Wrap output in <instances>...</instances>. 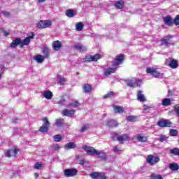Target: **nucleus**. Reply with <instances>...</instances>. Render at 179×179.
<instances>
[{
  "label": "nucleus",
  "instance_id": "nucleus-1",
  "mask_svg": "<svg viewBox=\"0 0 179 179\" xmlns=\"http://www.w3.org/2000/svg\"><path fill=\"white\" fill-rule=\"evenodd\" d=\"M125 60V55L124 54H119L116 55L115 58L112 61V66L113 67H108L104 71V76H110V75H113V73H115L117 71V68L121 65L124 61Z\"/></svg>",
  "mask_w": 179,
  "mask_h": 179
},
{
  "label": "nucleus",
  "instance_id": "nucleus-2",
  "mask_svg": "<svg viewBox=\"0 0 179 179\" xmlns=\"http://www.w3.org/2000/svg\"><path fill=\"white\" fill-rule=\"evenodd\" d=\"M42 121L43 124L39 128L38 131L39 132H42L43 134H47V132H48V130L50 129V125L51 124V123L48 120V117H44Z\"/></svg>",
  "mask_w": 179,
  "mask_h": 179
},
{
  "label": "nucleus",
  "instance_id": "nucleus-3",
  "mask_svg": "<svg viewBox=\"0 0 179 179\" xmlns=\"http://www.w3.org/2000/svg\"><path fill=\"white\" fill-rule=\"evenodd\" d=\"M82 149H83V150H85V152H86L87 155H90V156H93V155L100 156L101 155L100 151H97L96 148L89 145H83Z\"/></svg>",
  "mask_w": 179,
  "mask_h": 179
},
{
  "label": "nucleus",
  "instance_id": "nucleus-4",
  "mask_svg": "<svg viewBox=\"0 0 179 179\" xmlns=\"http://www.w3.org/2000/svg\"><path fill=\"white\" fill-rule=\"evenodd\" d=\"M159 128H171L173 122L170 120L162 119L157 123Z\"/></svg>",
  "mask_w": 179,
  "mask_h": 179
},
{
  "label": "nucleus",
  "instance_id": "nucleus-5",
  "mask_svg": "<svg viewBox=\"0 0 179 179\" xmlns=\"http://www.w3.org/2000/svg\"><path fill=\"white\" fill-rule=\"evenodd\" d=\"M52 24V22L51 20H40L37 24V29L40 30H43V29H47V27H50Z\"/></svg>",
  "mask_w": 179,
  "mask_h": 179
},
{
  "label": "nucleus",
  "instance_id": "nucleus-6",
  "mask_svg": "<svg viewBox=\"0 0 179 179\" xmlns=\"http://www.w3.org/2000/svg\"><path fill=\"white\" fill-rule=\"evenodd\" d=\"M159 162H160V157H159V156L148 155L147 163H148L150 166H155V164H157Z\"/></svg>",
  "mask_w": 179,
  "mask_h": 179
},
{
  "label": "nucleus",
  "instance_id": "nucleus-7",
  "mask_svg": "<svg viewBox=\"0 0 179 179\" xmlns=\"http://www.w3.org/2000/svg\"><path fill=\"white\" fill-rule=\"evenodd\" d=\"M147 73H150L154 78H162L163 76V73L157 71V69H152L150 67H148L145 70Z\"/></svg>",
  "mask_w": 179,
  "mask_h": 179
},
{
  "label": "nucleus",
  "instance_id": "nucleus-8",
  "mask_svg": "<svg viewBox=\"0 0 179 179\" xmlns=\"http://www.w3.org/2000/svg\"><path fill=\"white\" fill-rule=\"evenodd\" d=\"M141 81L136 78L129 79L126 81L127 86L129 87H139L141 85L139 84Z\"/></svg>",
  "mask_w": 179,
  "mask_h": 179
},
{
  "label": "nucleus",
  "instance_id": "nucleus-9",
  "mask_svg": "<svg viewBox=\"0 0 179 179\" xmlns=\"http://www.w3.org/2000/svg\"><path fill=\"white\" fill-rule=\"evenodd\" d=\"M64 176L65 177H75V176H78V169L74 168L66 169L64 171Z\"/></svg>",
  "mask_w": 179,
  "mask_h": 179
},
{
  "label": "nucleus",
  "instance_id": "nucleus-10",
  "mask_svg": "<svg viewBox=\"0 0 179 179\" xmlns=\"http://www.w3.org/2000/svg\"><path fill=\"white\" fill-rule=\"evenodd\" d=\"M173 38V36L167 35L164 36L159 40L161 43V45H164V47H167L169 44H171V39Z\"/></svg>",
  "mask_w": 179,
  "mask_h": 179
},
{
  "label": "nucleus",
  "instance_id": "nucleus-11",
  "mask_svg": "<svg viewBox=\"0 0 179 179\" xmlns=\"http://www.w3.org/2000/svg\"><path fill=\"white\" fill-rule=\"evenodd\" d=\"M90 176L92 179H107L106 173L101 172H92Z\"/></svg>",
  "mask_w": 179,
  "mask_h": 179
},
{
  "label": "nucleus",
  "instance_id": "nucleus-12",
  "mask_svg": "<svg viewBox=\"0 0 179 179\" xmlns=\"http://www.w3.org/2000/svg\"><path fill=\"white\" fill-rule=\"evenodd\" d=\"M113 138H116L117 141L121 143L129 141V136L128 134L118 135V134H115L113 135Z\"/></svg>",
  "mask_w": 179,
  "mask_h": 179
},
{
  "label": "nucleus",
  "instance_id": "nucleus-13",
  "mask_svg": "<svg viewBox=\"0 0 179 179\" xmlns=\"http://www.w3.org/2000/svg\"><path fill=\"white\" fill-rule=\"evenodd\" d=\"M17 152H19V149L10 148L6 152H5V156L8 159L10 157H16V156L17 155Z\"/></svg>",
  "mask_w": 179,
  "mask_h": 179
},
{
  "label": "nucleus",
  "instance_id": "nucleus-14",
  "mask_svg": "<svg viewBox=\"0 0 179 179\" xmlns=\"http://www.w3.org/2000/svg\"><path fill=\"white\" fill-rule=\"evenodd\" d=\"M34 38V32H31V35L25 38L23 40H21V48H23L24 45H29L31 38Z\"/></svg>",
  "mask_w": 179,
  "mask_h": 179
},
{
  "label": "nucleus",
  "instance_id": "nucleus-15",
  "mask_svg": "<svg viewBox=\"0 0 179 179\" xmlns=\"http://www.w3.org/2000/svg\"><path fill=\"white\" fill-rule=\"evenodd\" d=\"M166 61H169L168 66L171 69H177L178 68V61L171 58L166 59Z\"/></svg>",
  "mask_w": 179,
  "mask_h": 179
},
{
  "label": "nucleus",
  "instance_id": "nucleus-16",
  "mask_svg": "<svg viewBox=\"0 0 179 179\" xmlns=\"http://www.w3.org/2000/svg\"><path fill=\"white\" fill-rule=\"evenodd\" d=\"M164 23L166 24V26H168L169 27H171L174 24L173 20L170 15H166L164 18Z\"/></svg>",
  "mask_w": 179,
  "mask_h": 179
},
{
  "label": "nucleus",
  "instance_id": "nucleus-17",
  "mask_svg": "<svg viewBox=\"0 0 179 179\" xmlns=\"http://www.w3.org/2000/svg\"><path fill=\"white\" fill-rule=\"evenodd\" d=\"M76 113V110L64 109L62 114L65 117H73Z\"/></svg>",
  "mask_w": 179,
  "mask_h": 179
},
{
  "label": "nucleus",
  "instance_id": "nucleus-18",
  "mask_svg": "<svg viewBox=\"0 0 179 179\" xmlns=\"http://www.w3.org/2000/svg\"><path fill=\"white\" fill-rule=\"evenodd\" d=\"M52 47L54 51H59L62 48V43L59 41H55L52 43Z\"/></svg>",
  "mask_w": 179,
  "mask_h": 179
},
{
  "label": "nucleus",
  "instance_id": "nucleus-19",
  "mask_svg": "<svg viewBox=\"0 0 179 179\" xmlns=\"http://www.w3.org/2000/svg\"><path fill=\"white\" fill-rule=\"evenodd\" d=\"M21 43L22 39H20V38H17L11 42V43L10 44V48H16L17 45H20V48H21Z\"/></svg>",
  "mask_w": 179,
  "mask_h": 179
},
{
  "label": "nucleus",
  "instance_id": "nucleus-20",
  "mask_svg": "<svg viewBox=\"0 0 179 179\" xmlns=\"http://www.w3.org/2000/svg\"><path fill=\"white\" fill-rule=\"evenodd\" d=\"M74 49L76 50V51H80V52H85V51H87V48L80 43H76L74 45Z\"/></svg>",
  "mask_w": 179,
  "mask_h": 179
},
{
  "label": "nucleus",
  "instance_id": "nucleus-21",
  "mask_svg": "<svg viewBox=\"0 0 179 179\" xmlns=\"http://www.w3.org/2000/svg\"><path fill=\"white\" fill-rule=\"evenodd\" d=\"M113 108L115 114H122L125 111L124 107L117 105H113Z\"/></svg>",
  "mask_w": 179,
  "mask_h": 179
},
{
  "label": "nucleus",
  "instance_id": "nucleus-22",
  "mask_svg": "<svg viewBox=\"0 0 179 179\" xmlns=\"http://www.w3.org/2000/svg\"><path fill=\"white\" fill-rule=\"evenodd\" d=\"M137 100L138 101H141V103H145L146 101V96H145V94H143V92L141 90H138L137 92Z\"/></svg>",
  "mask_w": 179,
  "mask_h": 179
},
{
  "label": "nucleus",
  "instance_id": "nucleus-23",
  "mask_svg": "<svg viewBox=\"0 0 179 179\" xmlns=\"http://www.w3.org/2000/svg\"><path fill=\"white\" fill-rule=\"evenodd\" d=\"M55 125L57 127V128H62L65 125V120L62 118H57L55 120Z\"/></svg>",
  "mask_w": 179,
  "mask_h": 179
},
{
  "label": "nucleus",
  "instance_id": "nucleus-24",
  "mask_svg": "<svg viewBox=\"0 0 179 179\" xmlns=\"http://www.w3.org/2000/svg\"><path fill=\"white\" fill-rule=\"evenodd\" d=\"M83 89L85 93H92L93 87H92V85L90 84H84Z\"/></svg>",
  "mask_w": 179,
  "mask_h": 179
},
{
  "label": "nucleus",
  "instance_id": "nucleus-25",
  "mask_svg": "<svg viewBox=\"0 0 179 179\" xmlns=\"http://www.w3.org/2000/svg\"><path fill=\"white\" fill-rule=\"evenodd\" d=\"M136 139L138 142H148V136H145V135L143 134H138L136 136Z\"/></svg>",
  "mask_w": 179,
  "mask_h": 179
},
{
  "label": "nucleus",
  "instance_id": "nucleus-26",
  "mask_svg": "<svg viewBox=\"0 0 179 179\" xmlns=\"http://www.w3.org/2000/svg\"><path fill=\"white\" fill-rule=\"evenodd\" d=\"M106 125L109 127V128H115L118 127V123L114 120H110L107 122Z\"/></svg>",
  "mask_w": 179,
  "mask_h": 179
},
{
  "label": "nucleus",
  "instance_id": "nucleus-27",
  "mask_svg": "<svg viewBox=\"0 0 179 179\" xmlns=\"http://www.w3.org/2000/svg\"><path fill=\"white\" fill-rule=\"evenodd\" d=\"M34 59L36 61L38 64H41V62H43L44 59H45V57L41 55H38L34 57Z\"/></svg>",
  "mask_w": 179,
  "mask_h": 179
},
{
  "label": "nucleus",
  "instance_id": "nucleus-28",
  "mask_svg": "<svg viewBox=\"0 0 179 179\" xmlns=\"http://www.w3.org/2000/svg\"><path fill=\"white\" fill-rule=\"evenodd\" d=\"M75 148H76V144H75L74 142H70L67 144H65V145H64V149H66V150H69L71 149H75Z\"/></svg>",
  "mask_w": 179,
  "mask_h": 179
},
{
  "label": "nucleus",
  "instance_id": "nucleus-29",
  "mask_svg": "<svg viewBox=\"0 0 179 179\" xmlns=\"http://www.w3.org/2000/svg\"><path fill=\"white\" fill-rule=\"evenodd\" d=\"M65 15L67 16V17H73V16L76 15V13H75V10L73 9H69L66 10Z\"/></svg>",
  "mask_w": 179,
  "mask_h": 179
},
{
  "label": "nucleus",
  "instance_id": "nucleus-30",
  "mask_svg": "<svg viewBox=\"0 0 179 179\" xmlns=\"http://www.w3.org/2000/svg\"><path fill=\"white\" fill-rule=\"evenodd\" d=\"M52 92L51 91H44L43 92V96L45 97V99H46L47 100H51V99H52Z\"/></svg>",
  "mask_w": 179,
  "mask_h": 179
},
{
  "label": "nucleus",
  "instance_id": "nucleus-31",
  "mask_svg": "<svg viewBox=\"0 0 179 179\" xmlns=\"http://www.w3.org/2000/svg\"><path fill=\"white\" fill-rule=\"evenodd\" d=\"M66 100H69V96L64 95L60 98V100L58 101V104L63 106V104H65V103H66Z\"/></svg>",
  "mask_w": 179,
  "mask_h": 179
},
{
  "label": "nucleus",
  "instance_id": "nucleus-32",
  "mask_svg": "<svg viewBox=\"0 0 179 179\" xmlns=\"http://www.w3.org/2000/svg\"><path fill=\"white\" fill-rule=\"evenodd\" d=\"M169 169L172 171H178V170H179V164L177 163H171L169 164Z\"/></svg>",
  "mask_w": 179,
  "mask_h": 179
},
{
  "label": "nucleus",
  "instance_id": "nucleus-33",
  "mask_svg": "<svg viewBox=\"0 0 179 179\" xmlns=\"http://www.w3.org/2000/svg\"><path fill=\"white\" fill-rule=\"evenodd\" d=\"M162 105L164 106V107L171 106V99H170V98L164 99L162 100Z\"/></svg>",
  "mask_w": 179,
  "mask_h": 179
},
{
  "label": "nucleus",
  "instance_id": "nucleus-34",
  "mask_svg": "<svg viewBox=\"0 0 179 179\" xmlns=\"http://www.w3.org/2000/svg\"><path fill=\"white\" fill-rule=\"evenodd\" d=\"M115 6L117 9H122L124 8V1H122V0L116 1L115 3Z\"/></svg>",
  "mask_w": 179,
  "mask_h": 179
},
{
  "label": "nucleus",
  "instance_id": "nucleus-35",
  "mask_svg": "<svg viewBox=\"0 0 179 179\" xmlns=\"http://www.w3.org/2000/svg\"><path fill=\"white\" fill-rule=\"evenodd\" d=\"M83 22H77L76 24V30H77V31H82L83 30Z\"/></svg>",
  "mask_w": 179,
  "mask_h": 179
},
{
  "label": "nucleus",
  "instance_id": "nucleus-36",
  "mask_svg": "<svg viewBox=\"0 0 179 179\" xmlns=\"http://www.w3.org/2000/svg\"><path fill=\"white\" fill-rule=\"evenodd\" d=\"M80 105V103H79V101H76L73 103H69L67 106V107L68 108H71V107L73 108H76V107H79Z\"/></svg>",
  "mask_w": 179,
  "mask_h": 179
},
{
  "label": "nucleus",
  "instance_id": "nucleus-37",
  "mask_svg": "<svg viewBox=\"0 0 179 179\" xmlns=\"http://www.w3.org/2000/svg\"><path fill=\"white\" fill-rule=\"evenodd\" d=\"M169 153H171V155H173V156H179V148H174L173 149H171L169 150Z\"/></svg>",
  "mask_w": 179,
  "mask_h": 179
},
{
  "label": "nucleus",
  "instance_id": "nucleus-38",
  "mask_svg": "<svg viewBox=\"0 0 179 179\" xmlns=\"http://www.w3.org/2000/svg\"><path fill=\"white\" fill-rule=\"evenodd\" d=\"M43 54L45 55V58H48V55H50V49L47 46L43 48Z\"/></svg>",
  "mask_w": 179,
  "mask_h": 179
},
{
  "label": "nucleus",
  "instance_id": "nucleus-39",
  "mask_svg": "<svg viewBox=\"0 0 179 179\" xmlns=\"http://www.w3.org/2000/svg\"><path fill=\"white\" fill-rule=\"evenodd\" d=\"M115 96V92L110 91L103 96V99H111Z\"/></svg>",
  "mask_w": 179,
  "mask_h": 179
},
{
  "label": "nucleus",
  "instance_id": "nucleus-40",
  "mask_svg": "<svg viewBox=\"0 0 179 179\" xmlns=\"http://www.w3.org/2000/svg\"><path fill=\"white\" fill-rule=\"evenodd\" d=\"M150 179H163V176L160 174L152 173L150 176Z\"/></svg>",
  "mask_w": 179,
  "mask_h": 179
},
{
  "label": "nucleus",
  "instance_id": "nucleus-41",
  "mask_svg": "<svg viewBox=\"0 0 179 179\" xmlns=\"http://www.w3.org/2000/svg\"><path fill=\"white\" fill-rule=\"evenodd\" d=\"M101 56L100 54H96L94 56L91 55L92 61L93 62H97L99 59H101Z\"/></svg>",
  "mask_w": 179,
  "mask_h": 179
},
{
  "label": "nucleus",
  "instance_id": "nucleus-42",
  "mask_svg": "<svg viewBox=\"0 0 179 179\" xmlns=\"http://www.w3.org/2000/svg\"><path fill=\"white\" fill-rule=\"evenodd\" d=\"M170 136H178V131L177 129H171L169 131Z\"/></svg>",
  "mask_w": 179,
  "mask_h": 179
},
{
  "label": "nucleus",
  "instance_id": "nucleus-43",
  "mask_svg": "<svg viewBox=\"0 0 179 179\" xmlns=\"http://www.w3.org/2000/svg\"><path fill=\"white\" fill-rule=\"evenodd\" d=\"M34 167L36 169V170H41L43 169V163L36 162L35 163Z\"/></svg>",
  "mask_w": 179,
  "mask_h": 179
},
{
  "label": "nucleus",
  "instance_id": "nucleus-44",
  "mask_svg": "<svg viewBox=\"0 0 179 179\" xmlns=\"http://www.w3.org/2000/svg\"><path fill=\"white\" fill-rule=\"evenodd\" d=\"M127 121H129L130 122H135V121H136V116L129 115L127 117Z\"/></svg>",
  "mask_w": 179,
  "mask_h": 179
},
{
  "label": "nucleus",
  "instance_id": "nucleus-45",
  "mask_svg": "<svg viewBox=\"0 0 179 179\" xmlns=\"http://www.w3.org/2000/svg\"><path fill=\"white\" fill-rule=\"evenodd\" d=\"M53 139L55 142H59V141L62 140V136H61V134H57L53 136Z\"/></svg>",
  "mask_w": 179,
  "mask_h": 179
},
{
  "label": "nucleus",
  "instance_id": "nucleus-46",
  "mask_svg": "<svg viewBox=\"0 0 179 179\" xmlns=\"http://www.w3.org/2000/svg\"><path fill=\"white\" fill-rule=\"evenodd\" d=\"M101 155L99 156L98 157L100 159V160H103L104 162H106V160H107V155H106V153L103 152H100Z\"/></svg>",
  "mask_w": 179,
  "mask_h": 179
},
{
  "label": "nucleus",
  "instance_id": "nucleus-47",
  "mask_svg": "<svg viewBox=\"0 0 179 179\" xmlns=\"http://www.w3.org/2000/svg\"><path fill=\"white\" fill-rule=\"evenodd\" d=\"M169 138L166 136V135H161L159 138V142H166Z\"/></svg>",
  "mask_w": 179,
  "mask_h": 179
},
{
  "label": "nucleus",
  "instance_id": "nucleus-48",
  "mask_svg": "<svg viewBox=\"0 0 179 179\" xmlns=\"http://www.w3.org/2000/svg\"><path fill=\"white\" fill-rule=\"evenodd\" d=\"M173 24H175L176 26H179V14L174 17Z\"/></svg>",
  "mask_w": 179,
  "mask_h": 179
},
{
  "label": "nucleus",
  "instance_id": "nucleus-49",
  "mask_svg": "<svg viewBox=\"0 0 179 179\" xmlns=\"http://www.w3.org/2000/svg\"><path fill=\"white\" fill-rule=\"evenodd\" d=\"M83 60L85 61V62H92V55L85 56V57L83 58Z\"/></svg>",
  "mask_w": 179,
  "mask_h": 179
},
{
  "label": "nucleus",
  "instance_id": "nucleus-50",
  "mask_svg": "<svg viewBox=\"0 0 179 179\" xmlns=\"http://www.w3.org/2000/svg\"><path fill=\"white\" fill-rule=\"evenodd\" d=\"M89 124H85L81 127L80 132H85V131H89Z\"/></svg>",
  "mask_w": 179,
  "mask_h": 179
},
{
  "label": "nucleus",
  "instance_id": "nucleus-51",
  "mask_svg": "<svg viewBox=\"0 0 179 179\" xmlns=\"http://www.w3.org/2000/svg\"><path fill=\"white\" fill-rule=\"evenodd\" d=\"M2 32L3 33V36H5V37H8V36H9V34H10V29L5 30V29H2Z\"/></svg>",
  "mask_w": 179,
  "mask_h": 179
},
{
  "label": "nucleus",
  "instance_id": "nucleus-52",
  "mask_svg": "<svg viewBox=\"0 0 179 179\" xmlns=\"http://www.w3.org/2000/svg\"><path fill=\"white\" fill-rule=\"evenodd\" d=\"M173 110L177 115L179 117V105H175L173 106Z\"/></svg>",
  "mask_w": 179,
  "mask_h": 179
},
{
  "label": "nucleus",
  "instance_id": "nucleus-53",
  "mask_svg": "<svg viewBox=\"0 0 179 179\" xmlns=\"http://www.w3.org/2000/svg\"><path fill=\"white\" fill-rule=\"evenodd\" d=\"M58 83H60V85H64V82H65V78L64 77H60L57 79Z\"/></svg>",
  "mask_w": 179,
  "mask_h": 179
},
{
  "label": "nucleus",
  "instance_id": "nucleus-54",
  "mask_svg": "<svg viewBox=\"0 0 179 179\" xmlns=\"http://www.w3.org/2000/svg\"><path fill=\"white\" fill-rule=\"evenodd\" d=\"M171 96H174V92H173L171 90H169L168 91V97H171Z\"/></svg>",
  "mask_w": 179,
  "mask_h": 179
},
{
  "label": "nucleus",
  "instance_id": "nucleus-55",
  "mask_svg": "<svg viewBox=\"0 0 179 179\" xmlns=\"http://www.w3.org/2000/svg\"><path fill=\"white\" fill-rule=\"evenodd\" d=\"M113 152H114V153H117L118 152H120V148H118V146H115L113 149Z\"/></svg>",
  "mask_w": 179,
  "mask_h": 179
},
{
  "label": "nucleus",
  "instance_id": "nucleus-56",
  "mask_svg": "<svg viewBox=\"0 0 179 179\" xmlns=\"http://www.w3.org/2000/svg\"><path fill=\"white\" fill-rule=\"evenodd\" d=\"M52 148L54 150H59V144H55Z\"/></svg>",
  "mask_w": 179,
  "mask_h": 179
},
{
  "label": "nucleus",
  "instance_id": "nucleus-57",
  "mask_svg": "<svg viewBox=\"0 0 179 179\" xmlns=\"http://www.w3.org/2000/svg\"><path fill=\"white\" fill-rule=\"evenodd\" d=\"M86 162H85V160L83 159H80L79 160V164H80L81 166H83L84 164H85Z\"/></svg>",
  "mask_w": 179,
  "mask_h": 179
},
{
  "label": "nucleus",
  "instance_id": "nucleus-58",
  "mask_svg": "<svg viewBox=\"0 0 179 179\" xmlns=\"http://www.w3.org/2000/svg\"><path fill=\"white\" fill-rule=\"evenodd\" d=\"M152 107L148 106V105H144V110H150Z\"/></svg>",
  "mask_w": 179,
  "mask_h": 179
},
{
  "label": "nucleus",
  "instance_id": "nucleus-59",
  "mask_svg": "<svg viewBox=\"0 0 179 179\" xmlns=\"http://www.w3.org/2000/svg\"><path fill=\"white\" fill-rule=\"evenodd\" d=\"M4 16H10V13L6 11L3 13Z\"/></svg>",
  "mask_w": 179,
  "mask_h": 179
},
{
  "label": "nucleus",
  "instance_id": "nucleus-60",
  "mask_svg": "<svg viewBox=\"0 0 179 179\" xmlns=\"http://www.w3.org/2000/svg\"><path fill=\"white\" fill-rule=\"evenodd\" d=\"M34 177H35V178H38V173H34Z\"/></svg>",
  "mask_w": 179,
  "mask_h": 179
},
{
  "label": "nucleus",
  "instance_id": "nucleus-61",
  "mask_svg": "<svg viewBox=\"0 0 179 179\" xmlns=\"http://www.w3.org/2000/svg\"><path fill=\"white\" fill-rule=\"evenodd\" d=\"M76 75H79V72H76Z\"/></svg>",
  "mask_w": 179,
  "mask_h": 179
},
{
  "label": "nucleus",
  "instance_id": "nucleus-62",
  "mask_svg": "<svg viewBox=\"0 0 179 179\" xmlns=\"http://www.w3.org/2000/svg\"><path fill=\"white\" fill-rule=\"evenodd\" d=\"M1 73H0V78H1Z\"/></svg>",
  "mask_w": 179,
  "mask_h": 179
}]
</instances>
